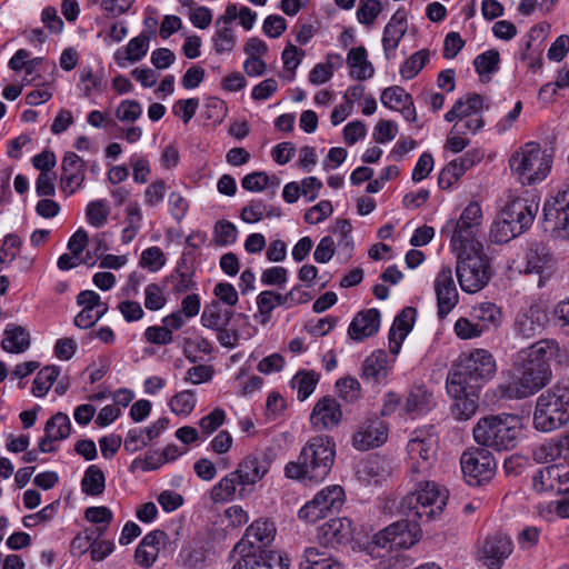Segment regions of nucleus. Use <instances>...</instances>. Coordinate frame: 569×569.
Returning a JSON list of instances; mask_svg holds the SVG:
<instances>
[{
    "label": "nucleus",
    "mask_w": 569,
    "mask_h": 569,
    "mask_svg": "<svg viewBox=\"0 0 569 569\" xmlns=\"http://www.w3.org/2000/svg\"><path fill=\"white\" fill-rule=\"evenodd\" d=\"M421 536L420 523L410 519L396 521L373 536L372 543L383 549H408Z\"/></svg>",
    "instance_id": "nucleus-14"
},
{
    "label": "nucleus",
    "mask_w": 569,
    "mask_h": 569,
    "mask_svg": "<svg viewBox=\"0 0 569 569\" xmlns=\"http://www.w3.org/2000/svg\"><path fill=\"white\" fill-rule=\"evenodd\" d=\"M452 251L456 253V274L460 288L468 293L483 289L491 279L492 270L482 243L455 248Z\"/></svg>",
    "instance_id": "nucleus-8"
},
{
    "label": "nucleus",
    "mask_w": 569,
    "mask_h": 569,
    "mask_svg": "<svg viewBox=\"0 0 569 569\" xmlns=\"http://www.w3.org/2000/svg\"><path fill=\"white\" fill-rule=\"evenodd\" d=\"M551 157L537 142H528L509 160L512 173L523 186L546 179L551 169Z\"/></svg>",
    "instance_id": "nucleus-10"
},
{
    "label": "nucleus",
    "mask_w": 569,
    "mask_h": 569,
    "mask_svg": "<svg viewBox=\"0 0 569 569\" xmlns=\"http://www.w3.org/2000/svg\"><path fill=\"white\" fill-rule=\"evenodd\" d=\"M232 552L239 555V558L234 561L231 569H257L254 562V550H248L243 542H237Z\"/></svg>",
    "instance_id": "nucleus-57"
},
{
    "label": "nucleus",
    "mask_w": 569,
    "mask_h": 569,
    "mask_svg": "<svg viewBox=\"0 0 569 569\" xmlns=\"http://www.w3.org/2000/svg\"><path fill=\"white\" fill-rule=\"evenodd\" d=\"M60 369L57 366H48L42 368L36 376L32 383V393L36 397H43L52 383L59 377Z\"/></svg>",
    "instance_id": "nucleus-45"
},
{
    "label": "nucleus",
    "mask_w": 569,
    "mask_h": 569,
    "mask_svg": "<svg viewBox=\"0 0 569 569\" xmlns=\"http://www.w3.org/2000/svg\"><path fill=\"white\" fill-rule=\"evenodd\" d=\"M569 476L565 467L551 465L540 468L532 478V487L537 492L558 491L561 489V477Z\"/></svg>",
    "instance_id": "nucleus-28"
},
{
    "label": "nucleus",
    "mask_w": 569,
    "mask_h": 569,
    "mask_svg": "<svg viewBox=\"0 0 569 569\" xmlns=\"http://www.w3.org/2000/svg\"><path fill=\"white\" fill-rule=\"evenodd\" d=\"M340 403L332 397H323L317 401L310 415V422L318 429H331L341 421Z\"/></svg>",
    "instance_id": "nucleus-23"
},
{
    "label": "nucleus",
    "mask_w": 569,
    "mask_h": 569,
    "mask_svg": "<svg viewBox=\"0 0 569 569\" xmlns=\"http://www.w3.org/2000/svg\"><path fill=\"white\" fill-rule=\"evenodd\" d=\"M415 488L400 502V511L411 521L428 522L438 517L447 503L448 492L435 481L420 476L411 477Z\"/></svg>",
    "instance_id": "nucleus-7"
},
{
    "label": "nucleus",
    "mask_w": 569,
    "mask_h": 569,
    "mask_svg": "<svg viewBox=\"0 0 569 569\" xmlns=\"http://www.w3.org/2000/svg\"><path fill=\"white\" fill-rule=\"evenodd\" d=\"M196 407L194 392L191 390H183L174 395L170 400L171 411L176 415L187 416Z\"/></svg>",
    "instance_id": "nucleus-49"
},
{
    "label": "nucleus",
    "mask_w": 569,
    "mask_h": 569,
    "mask_svg": "<svg viewBox=\"0 0 569 569\" xmlns=\"http://www.w3.org/2000/svg\"><path fill=\"white\" fill-rule=\"evenodd\" d=\"M471 389L465 390L459 396H452L455 403L451 408L452 417L458 421H467L471 419L479 408V392H469Z\"/></svg>",
    "instance_id": "nucleus-36"
},
{
    "label": "nucleus",
    "mask_w": 569,
    "mask_h": 569,
    "mask_svg": "<svg viewBox=\"0 0 569 569\" xmlns=\"http://www.w3.org/2000/svg\"><path fill=\"white\" fill-rule=\"evenodd\" d=\"M513 549L509 536L503 532L488 535L478 549V559L489 569H500Z\"/></svg>",
    "instance_id": "nucleus-15"
},
{
    "label": "nucleus",
    "mask_w": 569,
    "mask_h": 569,
    "mask_svg": "<svg viewBox=\"0 0 569 569\" xmlns=\"http://www.w3.org/2000/svg\"><path fill=\"white\" fill-rule=\"evenodd\" d=\"M461 471L470 486H481L490 481L496 473V460L492 453L483 448H470L460 458Z\"/></svg>",
    "instance_id": "nucleus-12"
},
{
    "label": "nucleus",
    "mask_w": 569,
    "mask_h": 569,
    "mask_svg": "<svg viewBox=\"0 0 569 569\" xmlns=\"http://www.w3.org/2000/svg\"><path fill=\"white\" fill-rule=\"evenodd\" d=\"M320 375L313 370H300L291 379V387L297 390V398L305 401L316 389Z\"/></svg>",
    "instance_id": "nucleus-40"
},
{
    "label": "nucleus",
    "mask_w": 569,
    "mask_h": 569,
    "mask_svg": "<svg viewBox=\"0 0 569 569\" xmlns=\"http://www.w3.org/2000/svg\"><path fill=\"white\" fill-rule=\"evenodd\" d=\"M336 456V443L328 436L312 437L302 448L298 460L289 462L288 478L320 482L329 475Z\"/></svg>",
    "instance_id": "nucleus-3"
},
{
    "label": "nucleus",
    "mask_w": 569,
    "mask_h": 569,
    "mask_svg": "<svg viewBox=\"0 0 569 569\" xmlns=\"http://www.w3.org/2000/svg\"><path fill=\"white\" fill-rule=\"evenodd\" d=\"M237 227L228 220H219L214 224L213 241L219 247L232 244L237 240Z\"/></svg>",
    "instance_id": "nucleus-47"
},
{
    "label": "nucleus",
    "mask_w": 569,
    "mask_h": 569,
    "mask_svg": "<svg viewBox=\"0 0 569 569\" xmlns=\"http://www.w3.org/2000/svg\"><path fill=\"white\" fill-rule=\"evenodd\" d=\"M109 213L110 210L107 207L104 200L91 201L87 206V220L91 226L96 228L104 226V223L108 220Z\"/></svg>",
    "instance_id": "nucleus-50"
},
{
    "label": "nucleus",
    "mask_w": 569,
    "mask_h": 569,
    "mask_svg": "<svg viewBox=\"0 0 569 569\" xmlns=\"http://www.w3.org/2000/svg\"><path fill=\"white\" fill-rule=\"evenodd\" d=\"M388 372L387 353L383 350H377L363 361L361 378L369 383L379 385L387 378Z\"/></svg>",
    "instance_id": "nucleus-30"
},
{
    "label": "nucleus",
    "mask_w": 569,
    "mask_h": 569,
    "mask_svg": "<svg viewBox=\"0 0 569 569\" xmlns=\"http://www.w3.org/2000/svg\"><path fill=\"white\" fill-rule=\"evenodd\" d=\"M482 220L481 207L478 202H470L461 212L458 220H448L441 233L450 237L451 249L481 243L477 239Z\"/></svg>",
    "instance_id": "nucleus-11"
},
{
    "label": "nucleus",
    "mask_w": 569,
    "mask_h": 569,
    "mask_svg": "<svg viewBox=\"0 0 569 569\" xmlns=\"http://www.w3.org/2000/svg\"><path fill=\"white\" fill-rule=\"evenodd\" d=\"M347 63L350 68V76L357 80L370 79L375 73V68L367 59L365 47L352 48L348 52Z\"/></svg>",
    "instance_id": "nucleus-35"
},
{
    "label": "nucleus",
    "mask_w": 569,
    "mask_h": 569,
    "mask_svg": "<svg viewBox=\"0 0 569 569\" xmlns=\"http://www.w3.org/2000/svg\"><path fill=\"white\" fill-rule=\"evenodd\" d=\"M521 430V419L517 415H488L478 420L472 429V436L479 446L502 452L517 447Z\"/></svg>",
    "instance_id": "nucleus-6"
},
{
    "label": "nucleus",
    "mask_w": 569,
    "mask_h": 569,
    "mask_svg": "<svg viewBox=\"0 0 569 569\" xmlns=\"http://www.w3.org/2000/svg\"><path fill=\"white\" fill-rule=\"evenodd\" d=\"M84 161L74 152H67L61 162L60 186L63 192L72 194L84 181Z\"/></svg>",
    "instance_id": "nucleus-22"
},
{
    "label": "nucleus",
    "mask_w": 569,
    "mask_h": 569,
    "mask_svg": "<svg viewBox=\"0 0 569 569\" xmlns=\"http://www.w3.org/2000/svg\"><path fill=\"white\" fill-rule=\"evenodd\" d=\"M533 428L555 431L569 422V386L560 382L542 392L533 411Z\"/></svg>",
    "instance_id": "nucleus-9"
},
{
    "label": "nucleus",
    "mask_w": 569,
    "mask_h": 569,
    "mask_svg": "<svg viewBox=\"0 0 569 569\" xmlns=\"http://www.w3.org/2000/svg\"><path fill=\"white\" fill-rule=\"evenodd\" d=\"M355 528L348 518H332L318 528V540L332 548L347 545L353 539Z\"/></svg>",
    "instance_id": "nucleus-19"
},
{
    "label": "nucleus",
    "mask_w": 569,
    "mask_h": 569,
    "mask_svg": "<svg viewBox=\"0 0 569 569\" xmlns=\"http://www.w3.org/2000/svg\"><path fill=\"white\" fill-rule=\"evenodd\" d=\"M254 562L257 569H289L290 566L287 557L272 549L254 551Z\"/></svg>",
    "instance_id": "nucleus-42"
},
{
    "label": "nucleus",
    "mask_w": 569,
    "mask_h": 569,
    "mask_svg": "<svg viewBox=\"0 0 569 569\" xmlns=\"http://www.w3.org/2000/svg\"><path fill=\"white\" fill-rule=\"evenodd\" d=\"M438 316L443 319L458 305L459 293L450 266H442L435 279Z\"/></svg>",
    "instance_id": "nucleus-17"
},
{
    "label": "nucleus",
    "mask_w": 569,
    "mask_h": 569,
    "mask_svg": "<svg viewBox=\"0 0 569 569\" xmlns=\"http://www.w3.org/2000/svg\"><path fill=\"white\" fill-rule=\"evenodd\" d=\"M276 527L269 520H256L244 532L243 538L239 542H243L247 549L260 551L269 549L270 543L274 540Z\"/></svg>",
    "instance_id": "nucleus-24"
},
{
    "label": "nucleus",
    "mask_w": 569,
    "mask_h": 569,
    "mask_svg": "<svg viewBox=\"0 0 569 569\" xmlns=\"http://www.w3.org/2000/svg\"><path fill=\"white\" fill-rule=\"evenodd\" d=\"M381 11L382 3L379 0H360L357 18L360 23L371 26Z\"/></svg>",
    "instance_id": "nucleus-51"
},
{
    "label": "nucleus",
    "mask_w": 569,
    "mask_h": 569,
    "mask_svg": "<svg viewBox=\"0 0 569 569\" xmlns=\"http://www.w3.org/2000/svg\"><path fill=\"white\" fill-rule=\"evenodd\" d=\"M455 333L460 339H473L480 337L483 331L478 327L476 320H470L468 318L461 317L459 318L453 326Z\"/></svg>",
    "instance_id": "nucleus-56"
},
{
    "label": "nucleus",
    "mask_w": 569,
    "mask_h": 569,
    "mask_svg": "<svg viewBox=\"0 0 569 569\" xmlns=\"http://www.w3.org/2000/svg\"><path fill=\"white\" fill-rule=\"evenodd\" d=\"M559 346L555 340H540L518 353L517 365L520 377L509 383L505 396L509 399H523L542 389L551 378L550 360L557 356Z\"/></svg>",
    "instance_id": "nucleus-1"
},
{
    "label": "nucleus",
    "mask_w": 569,
    "mask_h": 569,
    "mask_svg": "<svg viewBox=\"0 0 569 569\" xmlns=\"http://www.w3.org/2000/svg\"><path fill=\"white\" fill-rule=\"evenodd\" d=\"M144 306L148 310H159L166 305L162 289L157 283H150L144 289Z\"/></svg>",
    "instance_id": "nucleus-61"
},
{
    "label": "nucleus",
    "mask_w": 569,
    "mask_h": 569,
    "mask_svg": "<svg viewBox=\"0 0 569 569\" xmlns=\"http://www.w3.org/2000/svg\"><path fill=\"white\" fill-rule=\"evenodd\" d=\"M553 319L566 335H569V299L560 301L553 309Z\"/></svg>",
    "instance_id": "nucleus-64"
},
{
    "label": "nucleus",
    "mask_w": 569,
    "mask_h": 569,
    "mask_svg": "<svg viewBox=\"0 0 569 569\" xmlns=\"http://www.w3.org/2000/svg\"><path fill=\"white\" fill-rule=\"evenodd\" d=\"M154 36L156 31L151 30L149 33L142 32L138 37L132 38L124 48L118 49L116 51V62L120 67H124L126 62L140 61L147 54L150 39Z\"/></svg>",
    "instance_id": "nucleus-27"
},
{
    "label": "nucleus",
    "mask_w": 569,
    "mask_h": 569,
    "mask_svg": "<svg viewBox=\"0 0 569 569\" xmlns=\"http://www.w3.org/2000/svg\"><path fill=\"white\" fill-rule=\"evenodd\" d=\"M408 29L407 14L398 9L389 22L386 24L382 33V48L387 60L396 58V50Z\"/></svg>",
    "instance_id": "nucleus-20"
},
{
    "label": "nucleus",
    "mask_w": 569,
    "mask_h": 569,
    "mask_svg": "<svg viewBox=\"0 0 569 569\" xmlns=\"http://www.w3.org/2000/svg\"><path fill=\"white\" fill-rule=\"evenodd\" d=\"M166 262V257L159 247H149L141 253L140 264L150 271H158Z\"/></svg>",
    "instance_id": "nucleus-54"
},
{
    "label": "nucleus",
    "mask_w": 569,
    "mask_h": 569,
    "mask_svg": "<svg viewBox=\"0 0 569 569\" xmlns=\"http://www.w3.org/2000/svg\"><path fill=\"white\" fill-rule=\"evenodd\" d=\"M388 438V429L379 418L363 421L352 436V446L359 451L380 447Z\"/></svg>",
    "instance_id": "nucleus-18"
},
{
    "label": "nucleus",
    "mask_w": 569,
    "mask_h": 569,
    "mask_svg": "<svg viewBox=\"0 0 569 569\" xmlns=\"http://www.w3.org/2000/svg\"><path fill=\"white\" fill-rule=\"evenodd\" d=\"M545 220L555 219V228L569 230V206L560 208H551V204L543 206Z\"/></svg>",
    "instance_id": "nucleus-59"
},
{
    "label": "nucleus",
    "mask_w": 569,
    "mask_h": 569,
    "mask_svg": "<svg viewBox=\"0 0 569 569\" xmlns=\"http://www.w3.org/2000/svg\"><path fill=\"white\" fill-rule=\"evenodd\" d=\"M234 312L223 309L219 301L207 305L201 315V322L204 327L216 330L222 326H229Z\"/></svg>",
    "instance_id": "nucleus-37"
},
{
    "label": "nucleus",
    "mask_w": 569,
    "mask_h": 569,
    "mask_svg": "<svg viewBox=\"0 0 569 569\" xmlns=\"http://www.w3.org/2000/svg\"><path fill=\"white\" fill-rule=\"evenodd\" d=\"M431 52L428 49H421L412 53L400 67V74L403 79L415 78L428 63Z\"/></svg>",
    "instance_id": "nucleus-44"
},
{
    "label": "nucleus",
    "mask_w": 569,
    "mask_h": 569,
    "mask_svg": "<svg viewBox=\"0 0 569 569\" xmlns=\"http://www.w3.org/2000/svg\"><path fill=\"white\" fill-rule=\"evenodd\" d=\"M547 322V312L538 305H531L517 313L515 330L522 338H532L542 331Z\"/></svg>",
    "instance_id": "nucleus-21"
},
{
    "label": "nucleus",
    "mask_w": 569,
    "mask_h": 569,
    "mask_svg": "<svg viewBox=\"0 0 569 569\" xmlns=\"http://www.w3.org/2000/svg\"><path fill=\"white\" fill-rule=\"evenodd\" d=\"M471 316L483 332L496 330L502 322L501 309L492 302H482L473 307Z\"/></svg>",
    "instance_id": "nucleus-31"
},
{
    "label": "nucleus",
    "mask_w": 569,
    "mask_h": 569,
    "mask_svg": "<svg viewBox=\"0 0 569 569\" xmlns=\"http://www.w3.org/2000/svg\"><path fill=\"white\" fill-rule=\"evenodd\" d=\"M319 501V506L328 516V513L337 512L345 502V490L341 486H329L319 491L315 497Z\"/></svg>",
    "instance_id": "nucleus-38"
},
{
    "label": "nucleus",
    "mask_w": 569,
    "mask_h": 569,
    "mask_svg": "<svg viewBox=\"0 0 569 569\" xmlns=\"http://www.w3.org/2000/svg\"><path fill=\"white\" fill-rule=\"evenodd\" d=\"M298 291L299 287L295 286L287 295H281L271 290L260 292L257 297V307L259 315L263 317L261 323L264 325L269 321L271 312L278 306L290 307V300L295 299V295Z\"/></svg>",
    "instance_id": "nucleus-29"
},
{
    "label": "nucleus",
    "mask_w": 569,
    "mask_h": 569,
    "mask_svg": "<svg viewBox=\"0 0 569 569\" xmlns=\"http://www.w3.org/2000/svg\"><path fill=\"white\" fill-rule=\"evenodd\" d=\"M141 113V106L136 100H124L116 110V116L120 121L133 122L139 119Z\"/></svg>",
    "instance_id": "nucleus-60"
},
{
    "label": "nucleus",
    "mask_w": 569,
    "mask_h": 569,
    "mask_svg": "<svg viewBox=\"0 0 569 569\" xmlns=\"http://www.w3.org/2000/svg\"><path fill=\"white\" fill-rule=\"evenodd\" d=\"M380 327V312L378 309L360 311L352 319L348 328L349 337L355 341H362L373 336Z\"/></svg>",
    "instance_id": "nucleus-25"
},
{
    "label": "nucleus",
    "mask_w": 569,
    "mask_h": 569,
    "mask_svg": "<svg viewBox=\"0 0 569 569\" xmlns=\"http://www.w3.org/2000/svg\"><path fill=\"white\" fill-rule=\"evenodd\" d=\"M213 42H214V50L217 53H223V52L231 51L236 43L233 30L228 26H223L222 28H219L214 33Z\"/></svg>",
    "instance_id": "nucleus-55"
},
{
    "label": "nucleus",
    "mask_w": 569,
    "mask_h": 569,
    "mask_svg": "<svg viewBox=\"0 0 569 569\" xmlns=\"http://www.w3.org/2000/svg\"><path fill=\"white\" fill-rule=\"evenodd\" d=\"M340 396L347 401H355L360 395V383L356 378L346 377L337 381Z\"/></svg>",
    "instance_id": "nucleus-62"
},
{
    "label": "nucleus",
    "mask_w": 569,
    "mask_h": 569,
    "mask_svg": "<svg viewBox=\"0 0 569 569\" xmlns=\"http://www.w3.org/2000/svg\"><path fill=\"white\" fill-rule=\"evenodd\" d=\"M483 104V99L478 93H468L465 98L458 99L452 108L445 114V120L452 122L477 114Z\"/></svg>",
    "instance_id": "nucleus-32"
},
{
    "label": "nucleus",
    "mask_w": 569,
    "mask_h": 569,
    "mask_svg": "<svg viewBox=\"0 0 569 569\" xmlns=\"http://www.w3.org/2000/svg\"><path fill=\"white\" fill-rule=\"evenodd\" d=\"M539 210V201L528 192L510 200L496 217L490 239L495 243H507L527 231Z\"/></svg>",
    "instance_id": "nucleus-5"
},
{
    "label": "nucleus",
    "mask_w": 569,
    "mask_h": 569,
    "mask_svg": "<svg viewBox=\"0 0 569 569\" xmlns=\"http://www.w3.org/2000/svg\"><path fill=\"white\" fill-rule=\"evenodd\" d=\"M84 518L92 523L104 525L103 527H98L96 530H92V533H97V537H100L106 532L108 525L113 519V515L112 511L104 506L89 507L84 511Z\"/></svg>",
    "instance_id": "nucleus-46"
},
{
    "label": "nucleus",
    "mask_w": 569,
    "mask_h": 569,
    "mask_svg": "<svg viewBox=\"0 0 569 569\" xmlns=\"http://www.w3.org/2000/svg\"><path fill=\"white\" fill-rule=\"evenodd\" d=\"M106 477L100 467L91 465L84 471L81 489L88 496H99L104 491Z\"/></svg>",
    "instance_id": "nucleus-41"
},
{
    "label": "nucleus",
    "mask_w": 569,
    "mask_h": 569,
    "mask_svg": "<svg viewBox=\"0 0 569 569\" xmlns=\"http://www.w3.org/2000/svg\"><path fill=\"white\" fill-rule=\"evenodd\" d=\"M410 94L403 88L392 86L386 88L381 93V102L389 109H399L405 103H410Z\"/></svg>",
    "instance_id": "nucleus-48"
},
{
    "label": "nucleus",
    "mask_w": 569,
    "mask_h": 569,
    "mask_svg": "<svg viewBox=\"0 0 569 569\" xmlns=\"http://www.w3.org/2000/svg\"><path fill=\"white\" fill-rule=\"evenodd\" d=\"M342 563L329 552L316 547L305 550L300 569H342Z\"/></svg>",
    "instance_id": "nucleus-33"
},
{
    "label": "nucleus",
    "mask_w": 569,
    "mask_h": 569,
    "mask_svg": "<svg viewBox=\"0 0 569 569\" xmlns=\"http://www.w3.org/2000/svg\"><path fill=\"white\" fill-rule=\"evenodd\" d=\"M432 393L423 387H413L410 389L405 403V411L409 415H420L428 411L432 406Z\"/></svg>",
    "instance_id": "nucleus-39"
},
{
    "label": "nucleus",
    "mask_w": 569,
    "mask_h": 569,
    "mask_svg": "<svg viewBox=\"0 0 569 569\" xmlns=\"http://www.w3.org/2000/svg\"><path fill=\"white\" fill-rule=\"evenodd\" d=\"M1 347L10 353H22L30 347V335L23 327L10 323L4 329Z\"/></svg>",
    "instance_id": "nucleus-34"
},
{
    "label": "nucleus",
    "mask_w": 569,
    "mask_h": 569,
    "mask_svg": "<svg viewBox=\"0 0 569 569\" xmlns=\"http://www.w3.org/2000/svg\"><path fill=\"white\" fill-rule=\"evenodd\" d=\"M499 61V52L496 50H488L476 57L473 66L479 74L491 73L496 71Z\"/></svg>",
    "instance_id": "nucleus-53"
},
{
    "label": "nucleus",
    "mask_w": 569,
    "mask_h": 569,
    "mask_svg": "<svg viewBox=\"0 0 569 569\" xmlns=\"http://www.w3.org/2000/svg\"><path fill=\"white\" fill-rule=\"evenodd\" d=\"M267 212V204L261 200L251 201L240 213V218L247 223L260 221Z\"/></svg>",
    "instance_id": "nucleus-63"
},
{
    "label": "nucleus",
    "mask_w": 569,
    "mask_h": 569,
    "mask_svg": "<svg viewBox=\"0 0 569 569\" xmlns=\"http://www.w3.org/2000/svg\"><path fill=\"white\" fill-rule=\"evenodd\" d=\"M560 456H562V452L557 440L546 441L536 447L532 451V459L537 463L553 461Z\"/></svg>",
    "instance_id": "nucleus-52"
},
{
    "label": "nucleus",
    "mask_w": 569,
    "mask_h": 569,
    "mask_svg": "<svg viewBox=\"0 0 569 569\" xmlns=\"http://www.w3.org/2000/svg\"><path fill=\"white\" fill-rule=\"evenodd\" d=\"M521 271L526 274L538 276V287H543L551 277L552 257L546 244L530 242L525 250Z\"/></svg>",
    "instance_id": "nucleus-16"
},
{
    "label": "nucleus",
    "mask_w": 569,
    "mask_h": 569,
    "mask_svg": "<svg viewBox=\"0 0 569 569\" xmlns=\"http://www.w3.org/2000/svg\"><path fill=\"white\" fill-rule=\"evenodd\" d=\"M497 372V363L492 353L486 349H475L460 356L448 372L446 387L450 396H459L465 390L472 392L489 382Z\"/></svg>",
    "instance_id": "nucleus-2"
},
{
    "label": "nucleus",
    "mask_w": 569,
    "mask_h": 569,
    "mask_svg": "<svg viewBox=\"0 0 569 569\" xmlns=\"http://www.w3.org/2000/svg\"><path fill=\"white\" fill-rule=\"evenodd\" d=\"M437 439L426 430H415L407 450L411 477L427 478L436 456Z\"/></svg>",
    "instance_id": "nucleus-13"
},
{
    "label": "nucleus",
    "mask_w": 569,
    "mask_h": 569,
    "mask_svg": "<svg viewBox=\"0 0 569 569\" xmlns=\"http://www.w3.org/2000/svg\"><path fill=\"white\" fill-rule=\"evenodd\" d=\"M269 469L270 460L264 453L247 456L234 471L224 476L212 487L211 499L214 502H223L233 500L237 492L240 498L248 496Z\"/></svg>",
    "instance_id": "nucleus-4"
},
{
    "label": "nucleus",
    "mask_w": 569,
    "mask_h": 569,
    "mask_svg": "<svg viewBox=\"0 0 569 569\" xmlns=\"http://www.w3.org/2000/svg\"><path fill=\"white\" fill-rule=\"evenodd\" d=\"M332 211L333 208L331 202L328 200H322L307 210L305 213V220L309 224H317L331 216Z\"/></svg>",
    "instance_id": "nucleus-58"
},
{
    "label": "nucleus",
    "mask_w": 569,
    "mask_h": 569,
    "mask_svg": "<svg viewBox=\"0 0 569 569\" xmlns=\"http://www.w3.org/2000/svg\"><path fill=\"white\" fill-rule=\"evenodd\" d=\"M44 432L54 441L67 439L71 432V422L68 415L58 412L53 415L44 426Z\"/></svg>",
    "instance_id": "nucleus-43"
},
{
    "label": "nucleus",
    "mask_w": 569,
    "mask_h": 569,
    "mask_svg": "<svg viewBox=\"0 0 569 569\" xmlns=\"http://www.w3.org/2000/svg\"><path fill=\"white\" fill-rule=\"evenodd\" d=\"M416 313L417 311L415 308L406 307L395 318L389 331L390 353L395 356L399 353L403 340L406 339V337L408 336L413 326Z\"/></svg>",
    "instance_id": "nucleus-26"
}]
</instances>
